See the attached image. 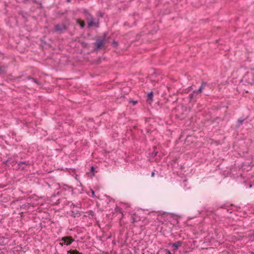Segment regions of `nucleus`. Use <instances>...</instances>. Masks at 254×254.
Listing matches in <instances>:
<instances>
[{
    "mask_svg": "<svg viewBox=\"0 0 254 254\" xmlns=\"http://www.w3.org/2000/svg\"><path fill=\"white\" fill-rule=\"evenodd\" d=\"M61 241L63 242V243H60V244L63 246L64 244L66 246L69 245L71 244L73 241V239L70 236H66L62 238Z\"/></svg>",
    "mask_w": 254,
    "mask_h": 254,
    "instance_id": "nucleus-1",
    "label": "nucleus"
},
{
    "mask_svg": "<svg viewBox=\"0 0 254 254\" xmlns=\"http://www.w3.org/2000/svg\"><path fill=\"white\" fill-rule=\"evenodd\" d=\"M87 23H88V26L89 27L97 25V23L95 21L94 18L90 15H89L88 17H87Z\"/></svg>",
    "mask_w": 254,
    "mask_h": 254,
    "instance_id": "nucleus-2",
    "label": "nucleus"
},
{
    "mask_svg": "<svg viewBox=\"0 0 254 254\" xmlns=\"http://www.w3.org/2000/svg\"><path fill=\"white\" fill-rule=\"evenodd\" d=\"M174 250H177L179 247L182 246V243L181 241H178L171 244Z\"/></svg>",
    "mask_w": 254,
    "mask_h": 254,
    "instance_id": "nucleus-3",
    "label": "nucleus"
},
{
    "mask_svg": "<svg viewBox=\"0 0 254 254\" xmlns=\"http://www.w3.org/2000/svg\"><path fill=\"white\" fill-rule=\"evenodd\" d=\"M104 43V40H100L96 43L97 48L101 49L103 47Z\"/></svg>",
    "mask_w": 254,
    "mask_h": 254,
    "instance_id": "nucleus-4",
    "label": "nucleus"
},
{
    "mask_svg": "<svg viewBox=\"0 0 254 254\" xmlns=\"http://www.w3.org/2000/svg\"><path fill=\"white\" fill-rule=\"evenodd\" d=\"M153 94L152 92H150L148 94L147 101L149 104H151L152 101Z\"/></svg>",
    "mask_w": 254,
    "mask_h": 254,
    "instance_id": "nucleus-5",
    "label": "nucleus"
},
{
    "mask_svg": "<svg viewBox=\"0 0 254 254\" xmlns=\"http://www.w3.org/2000/svg\"><path fill=\"white\" fill-rule=\"evenodd\" d=\"M76 22L78 24H79L80 25V26L82 28H83L85 25L84 21L83 20H81L80 19H77Z\"/></svg>",
    "mask_w": 254,
    "mask_h": 254,
    "instance_id": "nucleus-6",
    "label": "nucleus"
},
{
    "mask_svg": "<svg viewBox=\"0 0 254 254\" xmlns=\"http://www.w3.org/2000/svg\"><path fill=\"white\" fill-rule=\"evenodd\" d=\"M67 254H82L77 250H70L67 252Z\"/></svg>",
    "mask_w": 254,
    "mask_h": 254,
    "instance_id": "nucleus-7",
    "label": "nucleus"
},
{
    "mask_svg": "<svg viewBox=\"0 0 254 254\" xmlns=\"http://www.w3.org/2000/svg\"><path fill=\"white\" fill-rule=\"evenodd\" d=\"M206 85V83H203L202 84V85H201V86L199 87V89L197 90V92H201L202 90L204 88V87Z\"/></svg>",
    "mask_w": 254,
    "mask_h": 254,
    "instance_id": "nucleus-8",
    "label": "nucleus"
},
{
    "mask_svg": "<svg viewBox=\"0 0 254 254\" xmlns=\"http://www.w3.org/2000/svg\"><path fill=\"white\" fill-rule=\"evenodd\" d=\"M5 72V67L0 66V74L3 73Z\"/></svg>",
    "mask_w": 254,
    "mask_h": 254,
    "instance_id": "nucleus-9",
    "label": "nucleus"
},
{
    "mask_svg": "<svg viewBox=\"0 0 254 254\" xmlns=\"http://www.w3.org/2000/svg\"><path fill=\"white\" fill-rule=\"evenodd\" d=\"M131 220H132V223H135L136 222V220L133 215L131 216Z\"/></svg>",
    "mask_w": 254,
    "mask_h": 254,
    "instance_id": "nucleus-10",
    "label": "nucleus"
},
{
    "mask_svg": "<svg viewBox=\"0 0 254 254\" xmlns=\"http://www.w3.org/2000/svg\"><path fill=\"white\" fill-rule=\"evenodd\" d=\"M165 251L166 252V254H172L171 252L169 250H165Z\"/></svg>",
    "mask_w": 254,
    "mask_h": 254,
    "instance_id": "nucleus-11",
    "label": "nucleus"
},
{
    "mask_svg": "<svg viewBox=\"0 0 254 254\" xmlns=\"http://www.w3.org/2000/svg\"><path fill=\"white\" fill-rule=\"evenodd\" d=\"M155 173L154 172H152L151 173V177H153L154 176Z\"/></svg>",
    "mask_w": 254,
    "mask_h": 254,
    "instance_id": "nucleus-12",
    "label": "nucleus"
},
{
    "mask_svg": "<svg viewBox=\"0 0 254 254\" xmlns=\"http://www.w3.org/2000/svg\"><path fill=\"white\" fill-rule=\"evenodd\" d=\"M94 168H93V167H92L91 168V171H94Z\"/></svg>",
    "mask_w": 254,
    "mask_h": 254,
    "instance_id": "nucleus-13",
    "label": "nucleus"
},
{
    "mask_svg": "<svg viewBox=\"0 0 254 254\" xmlns=\"http://www.w3.org/2000/svg\"><path fill=\"white\" fill-rule=\"evenodd\" d=\"M238 122L240 123V124L242 123L243 121L238 120Z\"/></svg>",
    "mask_w": 254,
    "mask_h": 254,
    "instance_id": "nucleus-14",
    "label": "nucleus"
},
{
    "mask_svg": "<svg viewBox=\"0 0 254 254\" xmlns=\"http://www.w3.org/2000/svg\"><path fill=\"white\" fill-rule=\"evenodd\" d=\"M32 80L34 81V82H36V80L35 79H32Z\"/></svg>",
    "mask_w": 254,
    "mask_h": 254,
    "instance_id": "nucleus-15",
    "label": "nucleus"
},
{
    "mask_svg": "<svg viewBox=\"0 0 254 254\" xmlns=\"http://www.w3.org/2000/svg\"><path fill=\"white\" fill-rule=\"evenodd\" d=\"M92 194H94V192L93 190H92Z\"/></svg>",
    "mask_w": 254,
    "mask_h": 254,
    "instance_id": "nucleus-16",
    "label": "nucleus"
},
{
    "mask_svg": "<svg viewBox=\"0 0 254 254\" xmlns=\"http://www.w3.org/2000/svg\"><path fill=\"white\" fill-rule=\"evenodd\" d=\"M133 103L135 104H136V101H134V102H133Z\"/></svg>",
    "mask_w": 254,
    "mask_h": 254,
    "instance_id": "nucleus-17",
    "label": "nucleus"
}]
</instances>
